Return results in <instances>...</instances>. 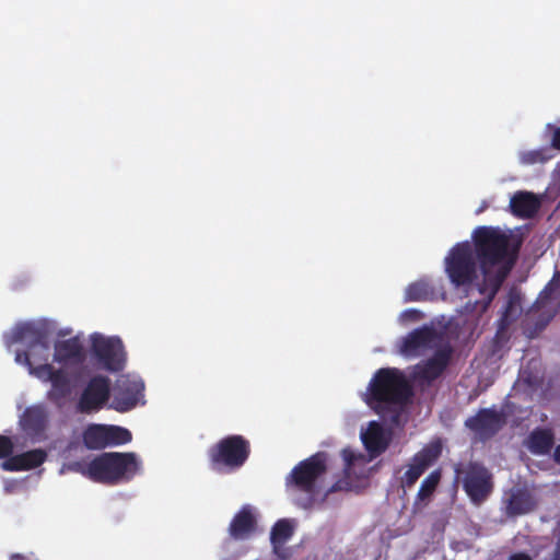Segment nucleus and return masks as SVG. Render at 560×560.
Wrapping results in <instances>:
<instances>
[{"label":"nucleus","instance_id":"f257e3e1","mask_svg":"<svg viewBox=\"0 0 560 560\" xmlns=\"http://www.w3.org/2000/svg\"><path fill=\"white\" fill-rule=\"evenodd\" d=\"M472 241V250L483 273L478 290L490 303L515 265L518 245L511 246L510 236L493 226L475 229Z\"/></svg>","mask_w":560,"mask_h":560},{"label":"nucleus","instance_id":"f03ea898","mask_svg":"<svg viewBox=\"0 0 560 560\" xmlns=\"http://www.w3.org/2000/svg\"><path fill=\"white\" fill-rule=\"evenodd\" d=\"M412 394V387L402 371L381 368L370 380L363 400L384 421L397 425Z\"/></svg>","mask_w":560,"mask_h":560},{"label":"nucleus","instance_id":"7ed1b4c3","mask_svg":"<svg viewBox=\"0 0 560 560\" xmlns=\"http://www.w3.org/2000/svg\"><path fill=\"white\" fill-rule=\"evenodd\" d=\"M328 469V454L317 452L298 463L285 477L288 490L304 494L296 499V504L304 509H312L319 495V481Z\"/></svg>","mask_w":560,"mask_h":560},{"label":"nucleus","instance_id":"20e7f679","mask_svg":"<svg viewBox=\"0 0 560 560\" xmlns=\"http://www.w3.org/2000/svg\"><path fill=\"white\" fill-rule=\"evenodd\" d=\"M141 468L135 453L108 452L89 463V479L104 485L130 481Z\"/></svg>","mask_w":560,"mask_h":560},{"label":"nucleus","instance_id":"39448f33","mask_svg":"<svg viewBox=\"0 0 560 560\" xmlns=\"http://www.w3.org/2000/svg\"><path fill=\"white\" fill-rule=\"evenodd\" d=\"M24 343L25 351H18L15 361L27 366L30 374L40 364H49L50 340L46 328L32 323L18 326L11 335V343Z\"/></svg>","mask_w":560,"mask_h":560},{"label":"nucleus","instance_id":"423d86ee","mask_svg":"<svg viewBox=\"0 0 560 560\" xmlns=\"http://www.w3.org/2000/svg\"><path fill=\"white\" fill-rule=\"evenodd\" d=\"M250 455L249 441L240 434L228 435L208 450L212 470L233 472L245 465Z\"/></svg>","mask_w":560,"mask_h":560},{"label":"nucleus","instance_id":"0eeeda50","mask_svg":"<svg viewBox=\"0 0 560 560\" xmlns=\"http://www.w3.org/2000/svg\"><path fill=\"white\" fill-rule=\"evenodd\" d=\"M454 471L456 478L462 480L463 489L472 504L481 505L492 493L493 476L483 464L479 462L457 464Z\"/></svg>","mask_w":560,"mask_h":560},{"label":"nucleus","instance_id":"6e6552de","mask_svg":"<svg viewBox=\"0 0 560 560\" xmlns=\"http://www.w3.org/2000/svg\"><path fill=\"white\" fill-rule=\"evenodd\" d=\"M477 257L468 242L456 244L445 258V271L456 288H468L478 278Z\"/></svg>","mask_w":560,"mask_h":560},{"label":"nucleus","instance_id":"1a4fd4ad","mask_svg":"<svg viewBox=\"0 0 560 560\" xmlns=\"http://www.w3.org/2000/svg\"><path fill=\"white\" fill-rule=\"evenodd\" d=\"M91 353L103 370L115 373L125 368L126 351L118 337H105L97 332L91 335Z\"/></svg>","mask_w":560,"mask_h":560},{"label":"nucleus","instance_id":"9d476101","mask_svg":"<svg viewBox=\"0 0 560 560\" xmlns=\"http://www.w3.org/2000/svg\"><path fill=\"white\" fill-rule=\"evenodd\" d=\"M82 440L88 450L98 451L127 444L132 440V434L119 425L91 423L84 429Z\"/></svg>","mask_w":560,"mask_h":560},{"label":"nucleus","instance_id":"9b49d317","mask_svg":"<svg viewBox=\"0 0 560 560\" xmlns=\"http://www.w3.org/2000/svg\"><path fill=\"white\" fill-rule=\"evenodd\" d=\"M110 398V380L104 375L90 378L83 388L77 409L82 413H92L101 410Z\"/></svg>","mask_w":560,"mask_h":560},{"label":"nucleus","instance_id":"f8f14e48","mask_svg":"<svg viewBox=\"0 0 560 560\" xmlns=\"http://www.w3.org/2000/svg\"><path fill=\"white\" fill-rule=\"evenodd\" d=\"M144 390L141 380L129 375H121L117 378L109 407L118 412H127L133 409Z\"/></svg>","mask_w":560,"mask_h":560},{"label":"nucleus","instance_id":"ddd939ff","mask_svg":"<svg viewBox=\"0 0 560 560\" xmlns=\"http://www.w3.org/2000/svg\"><path fill=\"white\" fill-rule=\"evenodd\" d=\"M441 453L442 445L439 442L430 443L416 453L408 465V469L400 479L401 487L412 488L422 474L438 460Z\"/></svg>","mask_w":560,"mask_h":560},{"label":"nucleus","instance_id":"4468645a","mask_svg":"<svg viewBox=\"0 0 560 560\" xmlns=\"http://www.w3.org/2000/svg\"><path fill=\"white\" fill-rule=\"evenodd\" d=\"M504 423L503 415L492 408H482L475 416L465 420V427L482 440L494 436Z\"/></svg>","mask_w":560,"mask_h":560},{"label":"nucleus","instance_id":"2eb2a0df","mask_svg":"<svg viewBox=\"0 0 560 560\" xmlns=\"http://www.w3.org/2000/svg\"><path fill=\"white\" fill-rule=\"evenodd\" d=\"M453 354L450 345L439 348L431 358L417 365V376L425 382L439 378L448 366Z\"/></svg>","mask_w":560,"mask_h":560},{"label":"nucleus","instance_id":"dca6fc26","mask_svg":"<svg viewBox=\"0 0 560 560\" xmlns=\"http://www.w3.org/2000/svg\"><path fill=\"white\" fill-rule=\"evenodd\" d=\"M33 375L42 382L51 383L49 398H65L70 393V381L62 369H55L51 364H40L33 369Z\"/></svg>","mask_w":560,"mask_h":560},{"label":"nucleus","instance_id":"f3484780","mask_svg":"<svg viewBox=\"0 0 560 560\" xmlns=\"http://www.w3.org/2000/svg\"><path fill=\"white\" fill-rule=\"evenodd\" d=\"M438 338L434 328L422 326L410 331L399 343V351L406 357H416L421 350L429 349Z\"/></svg>","mask_w":560,"mask_h":560},{"label":"nucleus","instance_id":"a211bd4d","mask_svg":"<svg viewBox=\"0 0 560 560\" xmlns=\"http://www.w3.org/2000/svg\"><path fill=\"white\" fill-rule=\"evenodd\" d=\"M509 207L516 218L532 219L539 211L541 202L534 192L518 190L511 197Z\"/></svg>","mask_w":560,"mask_h":560},{"label":"nucleus","instance_id":"6ab92c4d","mask_svg":"<svg viewBox=\"0 0 560 560\" xmlns=\"http://www.w3.org/2000/svg\"><path fill=\"white\" fill-rule=\"evenodd\" d=\"M47 458L44 450L36 448L13 455L2 462L1 467L5 471H24L39 467Z\"/></svg>","mask_w":560,"mask_h":560},{"label":"nucleus","instance_id":"aec40b11","mask_svg":"<svg viewBox=\"0 0 560 560\" xmlns=\"http://www.w3.org/2000/svg\"><path fill=\"white\" fill-rule=\"evenodd\" d=\"M54 360L58 363H81L84 360V351L79 338L73 337L56 342Z\"/></svg>","mask_w":560,"mask_h":560},{"label":"nucleus","instance_id":"412c9836","mask_svg":"<svg viewBox=\"0 0 560 560\" xmlns=\"http://www.w3.org/2000/svg\"><path fill=\"white\" fill-rule=\"evenodd\" d=\"M256 528V517L249 505L243 506L230 523V535L234 539H243L249 536Z\"/></svg>","mask_w":560,"mask_h":560},{"label":"nucleus","instance_id":"4be33fe9","mask_svg":"<svg viewBox=\"0 0 560 560\" xmlns=\"http://www.w3.org/2000/svg\"><path fill=\"white\" fill-rule=\"evenodd\" d=\"M25 431L38 435L43 433L48 424V413L45 407L35 405L27 407L21 418Z\"/></svg>","mask_w":560,"mask_h":560},{"label":"nucleus","instance_id":"5701e85b","mask_svg":"<svg viewBox=\"0 0 560 560\" xmlns=\"http://www.w3.org/2000/svg\"><path fill=\"white\" fill-rule=\"evenodd\" d=\"M537 505L533 494L525 489H516L508 500L506 513L510 516L522 515L532 512Z\"/></svg>","mask_w":560,"mask_h":560},{"label":"nucleus","instance_id":"b1692460","mask_svg":"<svg viewBox=\"0 0 560 560\" xmlns=\"http://www.w3.org/2000/svg\"><path fill=\"white\" fill-rule=\"evenodd\" d=\"M294 528L289 520L282 518L275 523L270 533V541L275 553L280 558H285L281 553L284 544L293 536Z\"/></svg>","mask_w":560,"mask_h":560},{"label":"nucleus","instance_id":"393cba45","mask_svg":"<svg viewBox=\"0 0 560 560\" xmlns=\"http://www.w3.org/2000/svg\"><path fill=\"white\" fill-rule=\"evenodd\" d=\"M555 444V436L549 429H535L528 436V447L537 455L548 454Z\"/></svg>","mask_w":560,"mask_h":560},{"label":"nucleus","instance_id":"a878e982","mask_svg":"<svg viewBox=\"0 0 560 560\" xmlns=\"http://www.w3.org/2000/svg\"><path fill=\"white\" fill-rule=\"evenodd\" d=\"M434 295V288L428 280L420 279L410 283L405 290L406 302L428 301Z\"/></svg>","mask_w":560,"mask_h":560},{"label":"nucleus","instance_id":"bb28decb","mask_svg":"<svg viewBox=\"0 0 560 560\" xmlns=\"http://www.w3.org/2000/svg\"><path fill=\"white\" fill-rule=\"evenodd\" d=\"M363 443L369 452L376 455L382 454L387 448L383 431L375 422L371 423L368 433L363 436Z\"/></svg>","mask_w":560,"mask_h":560},{"label":"nucleus","instance_id":"cd10ccee","mask_svg":"<svg viewBox=\"0 0 560 560\" xmlns=\"http://www.w3.org/2000/svg\"><path fill=\"white\" fill-rule=\"evenodd\" d=\"M441 471L433 470L431 471L421 482L418 493L415 499V505H419L420 503L427 504V502L431 499L433 493L435 492L440 481H441Z\"/></svg>","mask_w":560,"mask_h":560},{"label":"nucleus","instance_id":"c85d7f7f","mask_svg":"<svg viewBox=\"0 0 560 560\" xmlns=\"http://www.w3.org/2000/svg\"><path fill=\"white\" fill-rule=\"evenodd\" d=\"M551 149L550 147L522 151L518 154L520 163L523 165L544 164L553 158Z\"/></svg>","mask_w":560,"mask_h":560},{"label":"nucleus","instance_id":"c756f323","mask_svg":"<svg viewBox=\"0 0 560 560\" xmlns=\"http://www.w3.org/2000/svg\"><path fill=\"white\" fill-rule=\"evenodd\" d=\"M558 289H560V271L555 272L552 279L545 287V289L540 292L537 301L534 303L533 307L530 308V313L546 307L547 303L555 298L553 295L556 294Z\"/></svg>","mask_w":560,"mask_h":560},{"label":"nucleus","instance_id":"7c9ffc66","mask_svg":"<svg viewBox=\"0 0 560 560\" xmlns=\"http://www.w3.org/2000/svg\"><path fill=\"white\" fill-rule=\"evenodd\" d=\"M341 456L345 462L343 465V472L345 475L349 476L352 471V468L357 460L364 462V456L362 454H357L350 447H346L341 451Z\"/></svg>","mask_w":560,"mask_h":560},{"label":"nucleus","instance_id":"2f4dec72","mask_svg":"<svg viewBox=\"0 0 560 560\" xmlns=\"http://www.w3.org/2000/svg\"><path fill=\"white\" fill-rule=\"evenodd\" d=\"M13 442L9 436L0 434V459H8L13 453Z\"/></svg>","mask_w":560,"mask_h":560},{"label":"nucleus","instance_id":"473e14b6","mask_svg":"<svg viewBox=\"0 0 560 560\" xmlns=\"http://www.w3.org/2000/svg\"><path fill=\"white\" fill-rule=\"evenodd\" d=\"M423 317V313L416 308H408L401 314V318L406 322H418Z\"/></svg>","mask_w":560,"mask_h":560},{"label":"nucleus","instance_id":"72a5a7b5","mask_svg":"<svg viewBox=\"0 0 560 560\" xmlns=\"http://www.w3.org/2000/svg\"><path fill=\"white\" fill-rule=\"evenodd\" d=\"M350 488L351 483L348 479H339L327 490L326 495L338 491H348Z\"/></svg>","mask_w":560,"mask_h":560},{"label":"nucleus","instance_id":"f704fd0d","mask_svg":"<svg viewBox=\"0 0 560 560\" xmlns=\"http://www.w3.org/2000/svg\"><path fill=\"white\" fill-rule=\"evenodd\" d=\"M547 129L552 131L550 144L552 149L560 150V126L555 127L551 124L547 125Z\"/></svg>","mask_w":560,"mask_h":560},{"label":"nucleus","instance_id":"c9c22d12","mask_svg":"<svg viewBox=\"0 0 560 560\" xmlns=\"http://www.w3.org/2000/svg\"><path fill=\"white\" fill-rule=\"evenodd\" d=\"M68 469L80 472L81 475L89 478V464H84L82 462H72L68 464Z\"/></svg>","mask_w":560,"mask_h":560},{"label":"nucleus","instance_id":"e433bc0d","mask_svg":"<svg viewBox=\"0 0 560 560\" xmlns=\"http://www.w3.org/2000/svg\"><path fill=\"white\" fill-rule=\"evenodd\" d=\"M508 560H533V558L525 552L512 553Z\"/></svg>","mask_w":560,"mask_h":560},{"label":"nucleus","instance_id":"4c0bfd02","mask_svg":"<svg viewBox=\"0 0 560 560\" xmlns=\"http://www.w3.org/2000/svg\"><path fill=\"white\" fill-rule=\"evenodd\" d=\"M552 560H560V536H559V539L557 541V545H556V548L553 551Z\"/></svg>","mask_w":560,"mask_h":560},{"label":"nucleus","instance_id":"58836bf2","mask_svg":"<svg viewBox=\"0 0 560 560\" xmlns=\"http://www.w3.org/2000/svg\"><path fill=\"white\" fill-rule=\"evenodd\" d=\"M555 460L560 464V444L556 447L555 454H553Z\"/></svg>","mask_w":560,"mask_h":560},{"label":"nucleus","instance_id":"ea45409f","mask_svg":"<svg viewBox=\"0 0 560 560\" xmlns=\"http://www.w3.org/2000/svg\"><path fill=\"white\" fill-rule=\"evenodd\" d=\"M23 559H24V557L20 553H13L10 557V560H23Z\"/></svg>","mask_w":560,"mask_h":560},{"label":"nucleus","instance_id":"a19ab883","mask_svg":"<svg viewBox=\"0 0 560 560\" xmlns=\"http://www.w3.org/2000/svg\"><path fill=\"white\" fill-rule=\"evenodd\" d=\"M551 317H552V315H551V314H550V315H548V317L546 318V320H545V323H544V324H545V325H546V324H548V323H549V320L551 319Z\"/></svg>","mask_w":560,"mask_h":560},{"label":"nucleus","instance_id":"79ce46f5","mask_svg":"<svg viewBox=\"0 0 560 560\" xmlns=\"http://www.w3.org/2000/svg\"><path fill=\"white\" fill-rule=\"evenodd\" d=\"M483 208H485L483 206H480V209L477 211V213L482 212V211H483Z\"/></svg>","mask_w":560,"mask_h":560}]
</instances>
